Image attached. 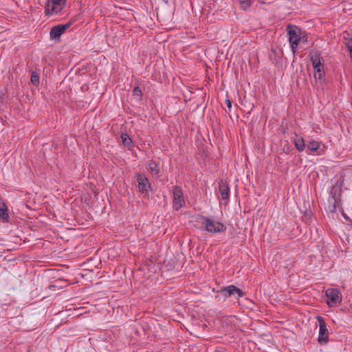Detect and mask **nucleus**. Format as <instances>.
Wrapping results in <instances>:
<instances>
[{"label":"nucleus","mask_w":352,"mask_h":352,"mask_svg":"<svg viewBox=\"0 0 352 352\" xmlns=\"http://www.w3.org/2000/svg\"><path fill=\"white\" fill-rule=\"evenodd\" d=\"M199 219L204 230L209 233L215 234L224 232L226 230V227L221 222L214 221L204 216H201Z\"/></svg>","instance_id":"f257e3e1"},{"label":"nucleus","mask_w":352,"mask_h":352,"mask_svg":"<svg viewBox=\"0 0 352 352\" xmlns=\"http://www.w3.org/2000/svg\"><path fill=\"white\" fill-rule=\"evenodd\" d=\"M287 29L289 34V41L294 54L296 52L298 43L301 40L300 30L294 25H288Z\"/></svg>","instance_id":"f03ea898"},{"label":"nucleus","mask_w":352,"mask_h":352,"mask_svg":"<svg viewBox=\"0 0 352 352\" xmlns=\"http://www.w3.org/2000/svg\"><path fill=\"white\" fill-rule=\"evenodd\" d=\"M65 3V0H47L45 4V14L52 15L54 13L60 12L63 9Z\"/></svg>","instance_id":"7ed1b4c3"},{"label":"nucleus","mask_w":352,"mask_h":352,"mask_svg":"<svg viewBox=\"0 0 352 352\" xmlns=\"http://www.w3.org/2000/svg\"><path fill=\"white\" fill-rule=\"evenodd\" d=\"M218 293L221 294L225 298L234 296L236 299H239L244 295L241 289L233 285L221 288Z\"/></svg>","instance_id":"20e7f679"},{"label":"nucleus","mask_w":352,"mask_h":352,"mask_svg":"<svg viewBox=\"0 0 352 352\" xmlns=\"http://www.w3.org/2000/svg\"><path fill=\"white\" fill-rule=\"evenodd\" d=\"M326 296L328 298L327 304L329 307H333L342 302L341 292L338 289H328L326 291Z\"/></svg>","instance_id":"39448f33"},{"label":"nucleus","mask_w":352,"mask_h":352,"mask_svg":"<svg viewBox=\"0 0 352 352\" xmlns=\"http://www.w3.org/2000/svg\"><path fill=\"white\" fill-rule=\"evenodd\" d=\"M317 320L319 322V336L318 342L321 344H326L329 340V332L327 328L324 320L322 316H317Z\"/></svg>","instance_id":"423d86ee"},{"label":"nucleus","mask_w":352,"mask_h":352,"mask_svg":"<svg viewBox=\"0 0 352 352\" xmlns=\"http://www.w3.org/2000/svg\"><path fill=\"white\" fill-rule=\"evenodd\" d=\"M137 182L138 184V189L141 193L147 194L148 191L151 190L149 181L145 175L138 173L137 175Z\"/></svg>","instance_id":"0eeeda50"},{"label":"nucleus","mask_w":352,"mask_h":352,"mask_svg":"<svg viewBox=\"0 0 352 352\" xmlns=\"http://www.w3.org/2000/svg\"><path fill=\"white\" fill-rule=\"evenodd\" d=\"M71 25L72 22H69L64 25L60 24L52 27L50 32V38L52 40L58 39Z\"/></svg>","instance_id":"6e6552de"},{"label":"nucleus","mask_w":352,"mask_h":352,"mask_svg":"<svg viewBox=\"0 0 352 352\" xmlns=\"http://www.w3.org/2000/svg\"><path fill=\"white\" fill-rule=\"evenodd\" d=\"M173 204L177 210L182 208L185 201L183 198V191L179 186H175L173 190Z\"/></svg>","instance_id":"1a4fd4ad"},{"label":"nucleus","mask_w":352,"mask_h":352,"mask_svg":"<svg viewBox=\"0 0 352 352\" xmlns=\"http://www.w3.org/2000/svg\"><path fill=\"white\" fill-rule=\"evenodd\" d=\"M340 194L341 188L338 186H333L330 191L331 199L333 200L332 206L333 209L331 210L332 212H334L336 207L340 204V199L337 197V195L340 197Z\"/></svg>","instance_id":"9d476101"},{"label":"nucleus","mask_w":352,"mask_h":352,"mask_svg":"<svg viewBox=\"0 0 352 352\" xmlns=\"http://www.w3.org/2000/svg\"><path fill=\"white\" fill-rule=\"evenodd\" d=\"M219 190L223 199L228 200L229 199L230 187L228 183L226 181L223 179L219 181Z\"/></svg>","instance_id":"9b49d317"},{"label":"nucleus","mask_w":352,"mask_h":352,"mask_svg":"<svg viewBox=\"0 0 352 352\" xmlns=\"http://www.w3.org/2000/svg\"><path fill=\"white\" fill-rule=\"evenodd\" d=\"M121 139L122 144L127 148H131L133 146V143L131 138L126 133H122L121 135Z\"/></svg>","instance_id":"f8f14e48"},{"label":"nucleus","mask_w":352,"mask_h":352,"mask_svg":"<svg viewBox=\"0 0 352 352\" xmlns=\"http://www.w3.org/2000/svg\"><path fill=\"white\" fill-rule=\"evenodd\" d=\"M148 169L151 171L153 175H157L160 173V168L157 163L154 161H151L148 164Z\"/></svg>","instance_id":"ddd939ff"},{"label":"nucleus","mask_w":352,"mask_h":352,"mask_svg":"<svg viewBox=\"0 0 352 352\" xmlns=\"http://www.w3.org/2000/svg\"><path fill=\"white\" fill-rule=\"evenodd\" d=\"M0 219L3 222H8L9 221V214L7 206L0 208Z\"/></svg>","instance_id":"4468645a"},{"label":"nucleus","mask_w":352,"mask_h":352,"mask_svg":"<svg viewBox=\"0 0 352 352\" xmlns=\"http://www.w3.org/2000/svg\"><path fill=\"white\" fill-rule=\"evenodd\" d=\"M294 144L298 151H302L305 147V141L302 138L296 139L294 140Z\"/></svg>","instance_id":"2eb2a0df"},{"label":"nucleus","mask_w":352,"mask_h":352,"mask_svg":"<svg viewBox=\"0 0 352 352\" xmlns=\"http://www.w3.org/2000/svg\"><path fill=\"white\" fill-rule=\"evenodd\" d=\"M311 61L313 67H322V65L320 62V56L318 54H315L311 57Z\"/></svg>","instance_id":"dca6fc26"},{"label":"nucleus","mask_w":352,"mask_h":352,"mask_svg":"<svg viewBox=\"0 0 352 352\" xmlns=\"http://www.w3.org/2000/svg\"><path fill=\"white\" fill-rule=\"evenodd\" d=\"M314 78L316 79L322 80L324 78V72L322 67H315Z\"/></svg>","instance_id":"f3484780"},{"label":"nucleus","mask_w":352,"mask_h":352,"mask_svg":"<svg viewBox=\"0 0 352 352\" xmlns=\"http://www.w3.org/2000/svg\"><path fill=\"white\" fill-rule=\"evenodd\" d=\"M320 147V144L318 142L315 140L310 141L307 144V148L312 152L316 151Z\"/></svg>","instance_id":"a211bd4d"},{"label":"nucleus","mask_w":352,"mask_h":352,"mask_svg":"<svg viewBox=\"0 0 352 352\" xmlns=\"http://www.w3.org/2000/svg\"><path fill=\"white\" fill-rule=\"evenodd\" d=\"M343 40L344 43L346 47L350 46L352 45V37L351 36L350 34L347 32H344L343 33Z\"/></svg>","instance_id":"6ab92c4d"},{"label":"nucleus","mask_w":352,"mask_h":352,"mask_svg":"<svg viewBox=\"0 0 352 352\" xmlns=\"http://www.w3.org/2000/svg\"><path fill=\"white\" fill-rule=\"evenodd\" d=\"M30 80L34 86H37L39 84V74L36 72H32Z\"/></svg>","instance_id":"aec40b11"},{"label":"nucleus","mask_w":352,"mask_h":352,"mask_svg":"<svg viewBox=\"0 0 352 352\" xmlns=\"http://www.w3.org/2000/svg\"><path fill=\"white\" fill-rule=\"evenodd\" d=\"M251 1L250 0H240V5L241 8L246 10L248 7L250 6Z\"/></svg>","instance_id":"412c9836"},{"label":"nucleus","mask_w":352,"mask_h":352,"mask_svg":"<svg viewBox=\"0 0 352 352\" xmlns=\"http://www.w3.org/2000/svg\"><path fill=\"white\" fill-rule=\"evenodd\" d=\"M133 96L141 97L142 95V90L139 87H135L133 90Z\"/></svg>","instance_id":"4be33fe9"},{"label":"nucleus","mask_w":352,"mask_h":352,"mask_svg":"<svg viewBox=\"0 0 352 352\" xmlns=\"http://www.w3.org/2000/svg\"><path fill=\"white\" fill-rule=\"evenodd\" d=\"M226 107L230 109L232 108V101L229 99H226Z\"/></svg>","instance_id":"5701e85b"},{"label":"nucleus","mask_w":352,"mask_h":352,"mask_svg":"<svg viewBox=\"0 0 352 352\" xmlns=\"http://www.w3.org/2000/svg\"><path fill=\"white\" fill-rule=\"evenodd\" d=\"M347 47V49H348L349 52L350 53H352V45H350V46H348V47Z\"/></svg>","instance_id":"b1692460"},{"label":"nucleus","mask_w":352,"mask_h":352,"mask_svg":"<svg viewBox=\"0 0 352 352\" xmlns=\"http://www.w3.org/2000/svg\"><path fill=\"white\" fill-rule=\"evenodd\" d=\"M5 206H6V204H5V203L3 201V200H2V201H0V208H1V207H4Z\"/></svg>","instance_id":"393cba45"},{"label":"nucleus","mask_w":352,"mask_h":352,"mask_svg":"<svg viewBox=\"0 0 352 352\" xmlns=\"http://www.w3.org/2000/svg\"><path fill=\"white\" fill-rule=\"evenodd\" d=\"M350 57H351V61H352V53H350Z\"/></svg>","instance_id":"a878e982"}]
</instances>
